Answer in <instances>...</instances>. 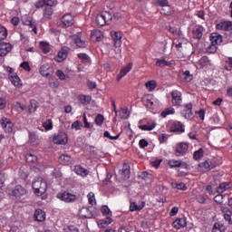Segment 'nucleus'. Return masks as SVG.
<instances>
[{"label":"nucleus","mask_w":232,"mask_h":232,"mask_svg":"<svg viewBox=\"0 0 232 232\" xmlns=\"http://www.w3.org/2000/svg\"><path fill=\"white\" fill-rule=\"evenodd\" d=\"M175 62H168L164 58H157L156 59V66H159L160 68H164V66H173Z\"/></svg>","instance_id":"25"},{"label":"nucleus","mask_w":232,"mask_h":232,"mask_svg":"<svg viewBox=\"0 0 232 232\" xmlns=\"http://www.w3.org/2000/svg\"><path fill=\"white\" fill-rule=\"evenodd\" d=\"M176 48L183 57H189L193 53V44L190 42H179L176 44Z\"/></svg>","instance_id":"2"},{"label":"nucleus","mask_w":232,"mask_h":232,"mask_svg":"<svg viewBox=\"0 0 232 232\" xmlns=\"http://www.w3.org/2000/svg\"><path fill=\"white\" fill-rule=\"evenodd\" d=\"M60 164L68 165L72 162V157L68 154H63L59 157Z\"/></svg>","instance_id":"32"},{"label":"nucleus","mask_w":232,"mask_h":232,"mask_svg":"<svg viewBox=\"0 0 232 232\" xmlns=\"http://www.w3.org/2000/svg\"><path fill=\"white\" fill-rule=\"evenodd\" d=\"M217 30H222L223 32H229L232 30V23L230 21L221 22L217 24Z\"/></svg>","instance_id":"16"},{"label":"nucleus","mask_w":232,"mask_h":232,"mask_svg":"<svg viewBox=\"0 0 232 232\" xmlns=\"http://www.w3.org/2000/svg\"><path fill=\"white\" fill-rule=\"evenodd\" d=\"M57 5V0H39L36 3V8H43V6H55Z\"/></svg>","instance_id":"20"},{"label":"nucleus","mask_w":232,"mask_h":232,"mask_svg":"<svg viewBox=\"0 0 232 232\" xmlns=\"http://www.w3.org/2000/svg\"><path fill=\"white\" fill-rule=\"evenodd\" d=\"M146 88L149 89V92H153L155 88H157V82L155 81H149L145 83Z\"/></svg>","instance_id":"40"},{"label":"nucleus","mask_w":232,"mask_h":232,"mask_svg":"<svg viewBox=\"0 0 232 232\" xmlns=\"http://www.w3.org/2000/svg\"><path fill=\"white\" fill-rule=\"evenodd\" d=\"M12 52V44L9 43H0V57H5Z\"/></svg>","instance_id":"11"},{"label":"nucleus","mask_w":232,"mask_h":232,"mask_svg":"<svg viewBox=\"0 0 232 232\" xmlns=\"http://www.w3.org/2000/svg\"><path fill=\"white\" fill-rule=\"evenodd\" d=\"M9 195L12 198H14L15 200H19V198L26 195V190L23 186L17 185L14 188H13L9 192Z\"/></svg>","instance_id":"4"},{"label":"nucleus","mask_w":232,"mask_h":232,"mask_svg":"<svg viewBox=\"0 0 232 232\" xmlns=\"http://www.w3.org/2000/svg\"><path fill=\"white\" fill-rule=\"evenodd\" d=\"M81 126H82V122L76 121L72 124V128L74 130H81Z\"/></svg>","instance_id":"60"},{"label":"nucleus","mask_w":232,"mask_h":232,"mask_svg":"<svg viewBox=\"0 0 232 232\" xmlns=\"http://www.w3.org/2000/svg\"><path fill=\"white\" fill-rule=\"evenodd\" d=\"M188 143H179L175 150V156L176 157H182L188 151Z\"/></svg>","instance_id":"10"},{"label":"nucleus","mask_w":232,"mask_h":232,"mask_svg":"<svg viewBox=\"0 0 232 232\" xmlns=\"http://www.w3.org/2000/svg\"><path fill=\"white\" fill-rule=\"evenodd\" d=\"M131 68H133V63H129L127 66L121 69L117 76V81H121V78L124 77V75H126V73L131 71Z\"/></svg>","instance_id":"27"},{"label":"nucleus","mask_w":232,"mask_h":232,"mask_svg":"<svg viewBox=\"0 0 232 232\" xmlns=\"http://www.w3.org/2000/svg\"><path fill=\"white\" fill-rule=\"evenodd\" d=\"M43 127L44 130H52L53 128L52 120H47L45 122H44Z\"/></svg>","instance_id":"54"},{"label":"nucleus","mask_w":232,"mask_h":232,"mask_svg":"<svg viewBox=\"0 0 232 232\" xmlns=\"http://www.w3.org/2000/svg\"><path fill=\"white\" fill-rule=\"evenodd\" d=\"M63 26H72L74 23L73 15L67 14L62 17Z\"/></svg>","instance_id":"24"},{"label":"nucleus","mask_w":232,"mask_h":232,"mask_svg":"<svg viewBox=\"0 0 232 232\" xmlns=\"http://www.w3.org/2000/svg\"><path fill=\"white\" fill-rule=\"evenodd\" d=\"M172 226L175 229H182V227H186V226H188V221L186 220V218H176L172 223Z\"/></svg>","instance_id":"18"},{"label":"nucleus","mask_w":232,"mask_h":232,"mask_svg":"<svg viewBox=\"0 0 232 232\" xmlns=\"http://www.w3.org/2000/svg\"><path fill=\"white\" fill-rule=\"evenodd\" d=\"M34 220L37 222H43L46 218V214L41 209H36L34 215Z\"/></svg>","instance_id":"26"},{"label":"nucleus","mask_w":232,"mask_h":232,"mask_svg":"<svg viewBox=\"0 0 232 232\" xmlns=\"http://www.w3.org/2000/svg\"><path fill=\"white\" fill-rule=\"evenodd\" d=\"M8 37V32L3 26H0V41H5Z\"/></svg>","instance_id":"43"},{"label":"nucleus","mask_w":232,"mask_h":232,"mask_svg":"<svg viewBox=\"0 0 232 232\" xmlns=\"http://www.w3.org/2000/svg\"><path fill=\"white\" fill-rule=\"evenodd\" d=\"M103 136L106 137L107 139H110L111 140H117V139H119V137H121V133H118L116 136H111L110 134V131L105 130L103 133Z\"/></svg>","instance_id":"48"},{"label":"nucleus","mask_w":232,"mask_h":232,"mask_svg":"<svg viewBox=\"0 0 232 232\" xmlns=\"http://www.w3.org/2000/svg\"><path fill=\"white\" fill-rule=\"evenodd\" d=\"M194 39H202V28H196L193 31Z\"/></svg>","instance_id":"44"},{"label":"nucleus","mask_w":232,"mask_h":232,"mask_svg":"<svg viewBox=\"0 0 232 232\" xmlns=\"http://www.w3.org/2000/svg\"><path fill=\"white\" fill-rule=\"evenodd\" d=\"M95 122L97 126H102V122H104V116L102 114H98L95 118Z\"/></svg>","instance_id":"51"},{"label":"nucleus","mask_w":232,"mask_h":232,"mask_svg":"<svg viewBox=\"0 0 232 232\" xmlns=\"http://www.w3.org/2000/svg\"><path fill=\"white\" fill-rule=\"evenodd\" d=\"M185 108L186 109L181 111V115L184 117V119H190L193 115V104L188 103L185 106Z\"/></svg>","instance_id":"22"},{"label":"nucleus","mask_w":232,"mask_h":232,"mask_svg":"<svg viewBox=\"0 0 232 232\" xmlns=\"http://www.w3.org/2000/svg\"><path fill=\"white\" fill-rule=\"evenodd\" d=\"M171 97L174 106H180L182 104V92L174 91L171 92Z\"/></svg>","instance_id":"12"},{"label":"nucleus","mask_w":232,"mask_h":232,"mask_svg":"<svg viewBox=\"0 0 232 232\" xmlns=\"http://www.w3.org/2000/svg\"><path fill=\"white\" fill-rule=\"evenodd\" d=\"M44 17H46L47 19H50V16L52 15V14H53V11H52V7L46 8L44 10Z\"/></svg>","instance_id":"59"},{"label":"nucleus","mask_w":232,"mask_h":232,"mask_svg":"<svg viewBox=\"0 0 232 232\" xmlns=\"http://www.w3.org/2000/svg\"><path fill=\"white\" fill-rule=\"evenodd\" d=\"M113 19V16L108 11H103L96 16V23L98 26H104L105 24H110Z\"/></svg>","instance_id":"3"},{"label":"nucleus","mask_w":232,"mask_h":232,"mask_svg":"<svg viewBox=\"0 0 232 232\" xmlns=\"http://www.w3.org/2000/svg\"><path fill=\"white\" fill-rule=\"evenodd\" d=\"M0 124L6 133H12L14 131V124L8 118L2 119Z\"/></svg>","instance_id":"9"},{"label":"nucleus","mask_w":232,"mask_h":232,"mask_svg":"<svg viewBox=\"0 0 232 232\" xmlns=\"http://www.w3.org/2000/svg\"><path fill=\"white\" fill-rule=\"evenodd\" d=\"M121 174L123 175V180H128V179H130V167L128 165H124L121 169Z\"/></svg>","instance_id":"35"},{"label":"nucleus","mask_w":232,"mask_h":232,"mask_svg":"<svg viewBox=\"0 0 232 232\" xmlns=\"http://www.w3.org/2000/svg\"><path fill=\"white\" fill-rule=\"evenodd\" d=\"M92 37H95L96 41H102V32L101 30H94L92 33Z\"/></svg>","instance_id":"42"},{"label":"nucleus","mask_w":232,"mask_h":232,"mask_svg":"<svg viewBox=\"0 0 232 232\" xmlns=\"http://www.w3.org/2000/svg\"><path fill=\"white\" fill-rule=\"evenodd\" d=\"M53 141L54 144H66V142H68V137L66 136V133L62 132L54 136Z\"/></svg>","instance_id":"14"},{"label":"nucleus","mask_w":232,"mask_h":232,"mask_svg":"<svg viewBox=\"0 0 232 232\" xmlns=\"http://www.w3.org/2000/svg\"><path fill=\"white\" fill-rule=\"evenodd\" d=\"M215 166H217V163H215L213 160H207L198 164V169H199V171L206 173L208 171H211V169H213Z\"/></svg>","instance_id":"5"},{"label":"nucleus","mask_w":232,"mask_h":232,"mask_svg":"<svg viewBox=\"0 0 232 232\" xmlns=\"http://www.w3.org/2000/svg\"><path fill=\"white\" fill-rule=\"evenodd\" d=\"M52 72V69L50 68V65L44 64L40 67V73L43 75V77H48Z\"/></svg>","instance_id":"30"},{"label":"nucleus","mask_w":232,"mask_h":232,"mask_svg":"<svg viewBox=\"0 0 232 232\" xmlns=\"http://www.w3.org/2000/svg\"><path fill=\"white\" fill-rule=\"evenodd\" d=\"M37 110V102L35 100L31 101V107L29 108L30 113H34Z\"/></svg>","instance_id":"55"},{"label":"nucleus","mask_w":232,"mask_h":232,"mask_svg":"<svg viewBox=\"0 0 232 232\" xmlns=\"http://www.w3.org/2000/svg\"><path fill=\"white\" fill-rule=\"evenodd\" d=\"M193 157L195 160H198V159H202V157H204V149H199L198 150L195 151Z\"/></svg>","instance_id":"47"},{"label":"nucleus","mask_w":232,"mask_h":232,"mask_svg":"<svg viewBox=\"0 0 232 232\" xmlns=\"http://www.w3.org/2000/svg\"><path fill=\"white\" fill-rule=\"evenodd\" d=\"M144 208L143 206H137L136 203H131L130 206V211H140Z\"/></svg>","instance_id":"53"},{"label":"nucleus","mask_w":232,"mask_h":232,"mask_svg":"<svg viewBox=\"0 0 232 232\" xmlns=\"http://www.w3.org/2000/svg\"><path fill=\"white\" fill-rule=\"evenodd\" d=\"M82 34L78 33L76 35H73V43L78 48H86V42L81 38Z\"/></svg>","instance_id":"19"},{"label":"nucleus","mask_w":232,"mask_h":232,"mask_svg":"<svg viewBox=\"0 0 232 232\" xmlns=\"http://www.w3.org/2000/svg\"><path fill=\"white\" fill-rule=\"evenodd\" d=\"M169 165L170 166V168H180V166L186 168L188 166L186 163H182V160H169Z\"/></svg>","instance_id":"33"},{"label":"nucleus","mask_w":232,"mask_h":232,"mask_svg":"<svg viewBox=\"0 0 232 232\" xmlns=\"http://www.w3.org/2000/svg\"><path fill=\"white\" fill-rule=\"evenodd\" d=\"M79 101L81 104H90L92 102V96L81 94L79 95Z\"/></svg>","instance_id":"34"},{"label":"nucleus","mask_w":232,"mask_h":232,"mask_svg":"<svg viewBox=\"0 0 232 232\" xmlns=\"http://www.w3.org/2000/svg\"><path fill=\"white\" fill-rule=\"evenodd\" d=\"M229 188H231V183H222L218 188V193H224V191H227Z\"/></svg>","instance_id":"37"},{"label":"nucleus","mask_w":232,"mask_h":232,"mask_svg":"<svg viewBox=\"0 0 232 232\" xmlns=\"http://www.w3.org/2000/svg\"><path fill=\"white\" fill-rule=\"evenodd\" d=\"M78 57H79V59H81V61L82 62V63H90V56H88V54H86V53H78Z\"/></svg>","instance_id":"50"},{"label":"nucleus","mask_w":232,"mask_h":232,"mask_svg":"<svg viewBox=\"0 0 232 232\" xmlns=\"http://www.w3.org/2000/svg\"><path fill=\"white\" fill-rule=\"evenodd\" d=\"M184 79H185V81H187V82H189L193 80V75H191L189 71H185Z\"/></svg>","instance_id":"56"},{"label":"nucleus","mask_w":232,"mask_h":232,"mask_svg":"<svg viewBox=\"0 0 232 232\" xmlns=\"http://www.w3.org/2000/svg\"><path fill=\"white\" fill-rule=\"evenodd\" d=\"M175 113V109L174 108H168L165 111H163L160 115L163 117V119H166L168 115H174Z\"/></svg>","instance_id":"39"},{"label":"nucleus","mask_w":232,"mask_h":232,"mask_svg":"<svg viewBox=\"0 0 232 232\" xmlns=\"http://www.w3.org/2000/svg\"><path fill=\"white\" fill-rule=\"evenodd\" d=\"M68 52H70V48L67 46L62 47L61 51L58 53V56L56 61L58 63H63L66 57H68Z\"/></svg>","instance_id":"17"},{"label":"nucleus","mask_w":232,"mask_h":232,"mask_svg":"<svg viewBox=\"0 0 232 232\" xmlns=\"http://www.w3.org/2000/svg\"><path fill=\"white\" fill-rule=\"evenodd\" d=\"M23 23L25 26H30L33 29V32L37 34V27L35 26V22L32 21V18L29 16H24L23 18Z\"/></svg>","instance_id":"23"},{"label":"nucleus","mask_w":232,"mask_h":232,"mask_svg":"<svg viewBox=\"0 0 232 232\" xmlns=\"http://www.w3.org/2000/svg\"><path fill=\"white\" fill-rule=\"evenodd\" d=\"M88 198L89 204H91V206H93V204H95V194H93V192H90L88 194Z\"/></svg>","instance_id":"57"},{"label":"nucleus","mask_w":232,"mask_h":232,"mask_svg":"<svg viewBox=\"0 0 232 232\" xmlns=\"http://www.w3.org/2000/svg\"><path fill=\"white\" fill-rule=\"evenodd\" d=\"M64 232H79V229L75 227H69L68 228L64 229Z\"/></svg>","instance_id":"64"},{"label":"nucleus","mask_w":232,"mask_h":232,"mask_svg":"<svg viewBox=\"0 0 232 232\" xmlns=\"http://www.w3.org/2000/svg\"><path fill=\"white\" fill-rule=\"evenodd\" d=\"M102 213L104 217H107V220L99 223V227H104L105 226L111 224V218H110V217H111V210H110V208H108V206H102Z\"/></svg>","instance_id":"6"},{"label":"nucleus","mask_w":232,"mask_h":232,"mask_svg":"<svg viewBox=\"0 0 232 232\" xmlns=\"http://www.w3.org/2000/svg\"><path fill=\"white\" fill-rule=\"evenodd\" d=\"M225 70L231 71L232 70V58H228L226 61Z\"/></svg>","instance_id":"58"},{"label":"nucleus","mask_w":232,"mask_h":232,"mask_svg":"<svg viewBox=\"0 0 232 232\" xmlns=\"http://www.w3.org/2000/svg\"><path fill=\"white\" fill-rule=\"evenodd\" d=\"M111 36L114 41L115 48H121V44H122V36L121 35V33L112 31L111 32Z\"/></svg>","instance_id":"15"},{"label":"nucleus","mask_w":232,"mask_h":232,"mask_svg":"<svg viewBox=\"0 0 232 232\" xmlns=\"http://www.w3.org/2000/svg\"><path fill=\"white\" fill-rule=\"evenodd\" d=\"M47 188L48 185L46 184V181H44V179L38 177L33 181V189H34V193L38 197L44 195Z\"/></svg>","instance_id":"1"},{"label":"nucleus","mask_w":232,"mask_h":232,"mask_svg":"<svg viewBox=\"0 0 232 232\" xmlns=\"http://www.w3.org/2000/svg\"><path fill=\"white\" fill-rule=\"evenodd\" d=\"M80 217L82 218H93V213H92V210H90V208L83 207L79 211Z\"/></svg>","instance_id":"21"},{"label":"nucleus","mask_w":232,"mask_h":232,"mask_svg":"<svg viewBox=\"0 0 232 232\" xmlns=\"http://www.w3.org/2000/svg\"><path fill=\"white\" fill-rule=\"evenodd\" d=\"M220 211H221V213H223V217H224L225 220L227 222H228V224H232V219H231L232 211H231V209H229V208H227V207L221 206L220 207Z\"/></svg>","instance_id":"13"},{"label":"nucleus","mask_w":232,"mask_h":232,"mask_svg":"<svg viewBox=\"0 0 232 232\" xmlns=\"http://www.w3.org/2000/svg\"><path fill=\"white\" fill-rule=\"evenodd\" d=\"M26 162H29V163H35L37 162V156L30 153V154H27L26 155Z\"/></svg>","instance_id":"49"},{"label":"nucleus","mask_w":232,"mask_h":232,"mask_svg":"<svg viewBox=\"0 0 232 232\" xmlns=\"http://www.w3.org/2000/svg\"><path fill=\"white\" fill-rule=\"evenodd\" d=\"M156 5L158 6H161L162 8H166V10H170L169 2L168 0H158Z\"/></svg>","instance_id":"36"},{"label":"nucleus","mask_w":232,"mask_h":232,"mask_svg":"<svg viewBox=\"0 0 232 232\" xmlns=\"http://www.w3.org/2000/svg\"><path fill=\"white\" fill-rule=\"evenodd\" d=\"M40 48L43 50L44 53H48V52H50V44L45 42L40 43Z\"/></svg>","instance_id":"46"},{"label":"nucleus","mask_w":232,"mask_h":232,"mask_svg":"<svg viewBox=\"0 0 232 232\" xmlns=\"http://www.w3.org/2000/svg\"><path fill=\"white\" fill-rule=\"evenodd\" d=\"M74 172L76 175H81L82 177H86V175H88V170L81 165L74 166Z\"/></svg>","instance_id":"29"},{"label":"nucleus","mask_w":232,"mask_h":232,"mask_svg":"<svg viewBox=\"0 0 232 232\" xmlns=\"http://www.w3.org/2000/svg\"><path fill=\"white\" fill-rule=\"evenodd\" d=\"M155 123L152 124H145V125H140V130H142L143 131H151V130H155Z\"/></svg>","instance_id":"38"},{"label":"nucleus","mask_w":232,"mask_h":232,"mask_svg":"<svg viewBox=\"0 0 232 232\" xmlns=\"http://www.w3.org/2000/svg\"><path fill=\"white\" fill-rule=\"evenodd\" d=\"M8 72H9V79L11 82L14 84V86H15V88H21L23 84L21 83V79L19 78L17 73L12 72L13 69L10 67H8Z\"/></svg>","instance_id":"7"},{"label":"nucleus","mask_w":232,"mask_h":232,"mask_svg":"<svg viewBox=\"0 0 232 232\" xmlns=\"http://www.w3.org/2000/svg\"><path fill=\"white\" fill-rule=\"evenodd\" d=\"M172 131H180L181 133H184L186 131V129L184 128V123L180 121H176L172 125Z\"/></svg>","instance_id":"28"},{"label":"nucleus","mask_w":232,"mask_h":232,"mask_svg":"<svg viewBox=\"0 0 232 232\" xmlns=\"http://www.w3.org/2000/svg\"><path fill=\"white\" fill-rule=\"evenodd\" d=\"M53 175L55 179H61V177H63V172H61L59 169H54L53 171Z\"/></svg>","instance_id":"62"},{"label":"nucleus","mask_w":232,"mask_h":232,"mask_svg":"<svg viewBox=\"0 0 232 232\" xmlns=\"http://www.w3.org/2000/svg\"><path fill=\"white\" fill-rule=\"evenodd\" d=\"M56 75L61 81H66V79H68V76H66V74H64V72H63L62 70L56 71Z\"/></svg>","instance_id":"52"},{"label":"nucleus","mask_w":232,"mask_h":232,"mask_svg":"<svg viewBox=\"0 0 232 232\" xmlns=\"http://www.w3.org/2000/svg\"><path fill=\"white\" fill-rule=\"evenodd\" d=\"M58 198L63 202H75V200H77V196L69 192H63L58 194Z\"/></svg>","instance_id":"8"},{"label":"nucleus","mask_w":232,"mask_h":232,"mask_svg":"<svg viewBox=\"0 0 232 232\" xmlns=\"http://www.w3.org/2000/svg\"><path fill=\"white\" fill-rule=\"evenodd\" d=\"M214 200L218 204H222V200H224V196L221 194H218V195L215 196Z\"/></svg>","instance_id":"61"},{"label":"nucleus","mask_w":232,"mask_h":232,"mask_svg":"<svg viewBox=\"0 0 232 232\" xmlns=\"http://www.w3.org/2000/svg\"><path fill=\"white\" fill-rule=\"evenodd\" d=\"M172 188L181 189L182 191H186V189H188V187L184 183H172Z\"/></svg>","instance_id":"45"},{"label":"nucleus","mask_w":232,"mask_h":232,"mask_svg":"<svg viewBox=\"0 0 232 232\" xmlns=\"http://www.w3.org/2000/svg\"><path fill=\"white\" fill-rule=\"evenodd\" d=\"M211 44L216 45L222 44V35H218L217 34H212L210 36Z\"/></svg>","instance_id":"31"},{"label":"nucleus","mask_w":232,"mask_h":232,"mask_svg":"<svg viewBox=\"0 0 232 232\" xmlns=\"http://www.w3.org/2000/svg\"><path fill=\"white\" fill-rule=\"evenodd\" d=\"M224 231H226V227H224V225H220L218 223L214 224L212 232H224Z\"/></svg>","instance_id":"41"},{"label":"nucleus","mask_w":232,"mask_h":232,"mask_svg":"<svg viewBox=\"0 0 232 232\" xmlns=\"http://www.w3.org/2000/svg\"><path fill=\"white\" fill-rule=\"evenodd\" d=\"M149 144H150V143L148 142V140H144V139H142V140H140V148H148Z\"/></svg>","instance_id":"63"}]
</instances>
